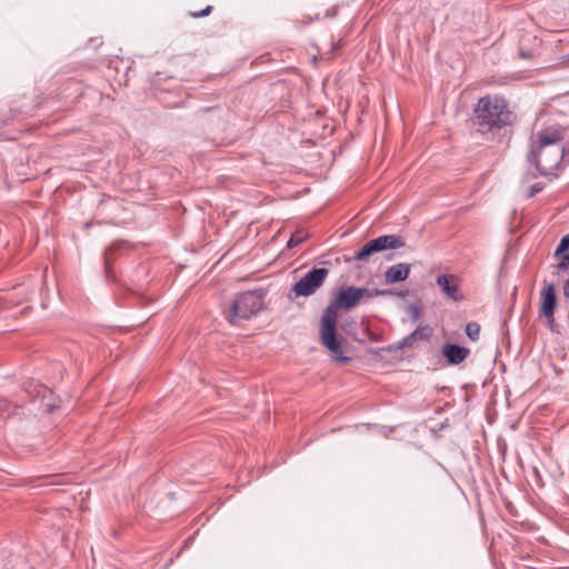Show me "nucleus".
<instances>
[{
  "instance_id": "obj_14",
  "label": "nucleus",
  "mask_w": 569,
  "mask_h": 569,
  "mask_svg": "<svg viewBox=\"0 0 569 569\" xmlns=\"http://www.w3.org/2000/svg\"><path fill=\"white\" fill-rule=\"evenodd\" d=\"M211 11H212V7L211 6H207L201 11H192V12H190V17H192L194 19L207 17V16H209L211 13Z\"/></svg>"
},
{
  "instance_id": "obj_5",
  "label": "nucleus",
  "mask_w": 569,
  "mask_h": 569,
  "mask_svg": "<svg viewBox=\"0 0 569 569\" xmlns=\"http://www.w3.org/2000/svg\"><path fill=\"white\" fill-rule=\"evenodd\" d=\"M328 274L327 268L311 269L292 286L288 292V299L292 301L299 297L312 296L323 286Z\"/></svg>"
},
{
  "instance_id": "obj_17",
  "label": "nucleus",
  "mask_w": 569,
  "mask_h": 569,
  "mask_svg": "<svg viewBox=\"0 0 569 569\" xmlns=\"http://www.w3.org/2000/svg\"><path fill=\"white\" fill-rule=\"evenodd\" d=\"M410 335L416 339V341L417 340H421V339H426L428 337L427 333H425V329L423 328H418L413 332H411Z\"/></svg>"
},
{
  "instance_id": "obj_16",
  "label": "nucleus",
  "mask_w": 569,
  "mask_h": 569,
  "mask_svg": "<svg viewBox=\"0 0 569 569\" xmlns=\"http://www.w3.org/2000/svg\"><path fill=\"white\" fill-rule=\"evenodd\" d=\"M408 311L411 315L412 321H418L421 317V310L417 306H409Z\"/></svg>"
},
{
  "instance_id": "obj_15",
  "label": "nucleus",
  "mask_w": 569,
  "mask_h": 569,
  "mask_svg": "<svg viewBox=\"0 0 569 569\" xmlns=\"http://www.w3.org/2000/svg\"><path fill=\"white\" fill-rule=\"evenodd\" d=\"M569 268V253L561 254V260L557 264V269L562 271Z\"/></svg>"
},
{
  "instance_id": "obj_9",
  "label": "nucleus",
  "mask_w": 569,
  "mask_h": 569,
  "mask_svg": "<svg viewBox=\"0 0 569 569\" xmlns=\"http://www.w3.org/2000/svg\"><path fill=\"white\" fill-rule=\"evenodd\" d=\"M470 350L456 343H446L442 347V355L446 357L448 365H460L469 356Z\"/></svg>"
},
{
  "instance_id": "obj_18",
  "label": "nucleus",
  "mask_w": 569,
  "mask_h": 569,
  "mask_svg": "<svg viewBox=\"0 0 569 569\" xmlns=\"http://www.w3.org/2000/svg\"><path fill=\"white\" fill-rule=\"evenodd\" d=\"M415 341L416 339L411 335H409L401 341L400 347L410 348L413 346Z\"/></svg>"
},
{
  "instance_id": "obj_4",
  "label": "nucleus",
  "mask_w": 569,
  "mask_h": 569,
  "mask_svg": "<svg viewBox=\"0 0 569 569\" xmlns=\"http://www.w3.org/2000/svg\"><path fill=\"white\" fill-rule=\"evenodd\" d=\"M263 297L257 291H247L238 295L226 311V319L230 325H239L249 320L262 308Z\"/></svg>"
},
{
  "instance_id": "obj_8",
  "label": "nucleus",
  "mask_w": 569,
  "mask_h": 569,
  "mask_svg": "<svg viewBox=\"0 0 569 569\" xmlns=\"http://www.w3.org/2000/svg\"><path fill=\"white\" fill-rule=\"evenodd\" d=\"M556 302H557V299H556L555 286L552 283H549L541 291L540 311L546 318H548L551 321H553Z\"/></svg>"
},
{
  "instance_id": "obj_13",
  "label": "nucleus",
  "mask_w": 569,
  "mask_h": 569,
  "mask_svg": "<svg viewBox=\"0 0 569 569\" xmlns=\"http://www.w3.org/2000/svg\"><path fill=\"white\" fill-rule=\"evenodd\" d=\"M567 250H569V234H566L559 242L555 256L560 257Z\"/></svg>"
},
{
  "instance_id": "obj_19",
  "label": "nucleus",
  "mask_w": 569,
  "mask_h": 569,
  "mask_svg": "<svg viewBox=\"0 0 569 569\" xmlns=\"http://www.w3.org/2000/svg\"><path fill=\"white\" fill-rule=\"evenodd\" d=\"M563 295L565 297L569 298V279L565 282Z\"/></svg>"
},
{
  "instance_id": "obj_3",
  "label": "nucleus",
  "mask_w": 569,
  "mask_h": 569,
  "mask_svg": "<svg viewBox=\"0 0 569 569\" xmlns=\"http://www.w3.org/2000/svg\"><path fill=\"white\" fill-rule=\"evenodd\" d=\"M477 123L488 131L500 130L512 123V112L507 102L498 97H482L478 100L475 110Z\"/></svg>"
},
{
  "instance_id": "obj_1",
  "label": "nucleus",
  "mask_w": 569,
  "mask_h": 569,
  "mask_svg": "<svg viewBox=\"0 0 569 569\" xmlns=\"http://www.w3.org/2000/svg\"><path fill=\"white\" fill-rule=\"evenodd\" d=\"M390 290H369L349 286L341 288L335 300L325 309L321 317L320 339L322 345L335 356V360L341 362L350 361L349 357L342 356V346L337 336L338 309L349 310L355 308L361 299L370 300L378 296L390 295Z\"/></svg>"
},
{
  "instance_id": "obj_10",
  "label": "nucleus",
  "mask_w": 569,
  "mask_h": 569,
  "mask_svg": "<svg viewBox=\"0 0 569 569\" xmlns=\"http://www.w3.org/2000/svg\"><path fill=\"white\" fill-rule=\"evenodd\" d=\"M410 264L409 263H397L389 267L385 271V281L388 284L396 283L399 281H403L409 277L410 273Z\"/></svg>"
},
{
  "instance_id": "obj_12",
  "label": "nucleus",
  "mask_w": 569,
  "mask_h": 569,
  "mask_svg": "<svg viewBox=\"0 0 569 569\" xmlns=\"http://www.w3.org/2000/svg\"><path fill=\"white\" fill-rule=\"evenodd\" d=\"M303 239H305V232L302 230H298L291 234L287 246L289 248H293V247L298 246L299 243H301L303 241Z\"/></svg>"
},
{
  "instance_id": "obj_11",
  "label": "nucleus",
  "mask_w": 569,
  "mask_h": 569,
  "mask_svg": "<svg viewBox=\"0 0 569 569\" xmlns=\"http://www.w3.org/2000/svg\"><path fill=\"white\" fill-rule=\"evenodd\" d=\"M466 335L472 341H477L480 336V326L477 322H469L466 326Z\"/></svg>"
},
{
  "instance_id": "obj_2",
  "label": "nucleus",
  "mask_w": 569,
  "mask_h": 569,
  "mask_svg": "<svg viewBox=\"0 0 569 569\" xmlns=\"http://www.w3.org/2000/svg\"><path fill=\"white\" fill-rule=\"evenodd\" d=\"M563 131L559 128H546L538 131L528 154L540 176H550L560 167L563 159Z\"/></svg>"
},
{
  "instance_id": "obj_6",
  "label": "nucleus",
  "mask_w": 569,
  "mask_h": 569,
  "mask_svg": "<svg viewBox=\"0 0 569 569\" xmlns=\"http://www.w3.org/2000/svg\"><path fill=\"white\" fill-rule=\"evenodd\" d=\"M405 246V241L396 234L380 236L366 242L361 249L356 253V260H366L372 253L380 252L387 249H398Z\"/></svg>"
},
{
  "instance_id": "obj_7",
  "label": "nucleus",
  "mask_w": 569,
  "mask_h": 569,
  "mask_svg": "<svg viewBox=\"0 0 569 569\" xmlns=\"http://www.w3.org/2000/svg\"><path fill=\"white\" fill-rule=\"evenodd\" d=\"M460 278L456 274H440L437 277V284L442 293L452 301H461L463 295L460 290Z\"/></svg>"
}]
</instances>
